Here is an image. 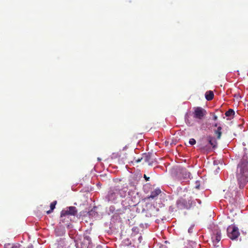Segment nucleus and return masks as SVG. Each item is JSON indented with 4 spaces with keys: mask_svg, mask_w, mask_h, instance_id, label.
<instances>
[{
    "mask_svg": "<svg viewBox=\"0 0 248 248\" xmlns=\"http://www.w3.org/2000/svg\"><path fill=\"white\" fill-rule=\"evenodd\" d=\"M142 159H143V156L141 158H139L137 159H135V161L136 162V163H139L140 162Z\"/></svg>",
    "mask_w": 248,
    "mask_h": 248,
    "instance_id": "21",
    "label": "nucleus"
},
{
    "mask_svg": "<svg viewBox=\"0 0 248 248\" xmlns=\"http://www.w3.org/2000/svg\"><path fill=\"white\" fill-rule=\"evenodd\" d=\"M143 159L145 162H149L150 160V155H143Z\"/></svg>",
    "mask_w": 248,
    "mask_h": 248,
    "instance_id": "16",
    "label": "nucleus"
},
{
    "mask_svg": "<svg viewBox=\"0 0 248 248\" xmlns=\"http://www.w3.org/2000/svg\"><path fill=\"white\" fill-rule=\"evenodd\" d=\"M187 117V115H186L185 116V119H186V124H187L188 125H190V122H188V120H187V117Z\"/></svg>",
    "mask_w": 248,
    "mask_h": 248,
    "instance_id": "22",
    "label": "nucleus"
},
{
    "mask_svg": "<svg viewBox=\"0 0 248 248\" xmlns=\"http://www.w3.org/2000/svg\"><path fill=\"white\" fill-rule=\"evenodd\" d=\"M161 193V190L159 188L155 189L151 193L150 196L147 197V199H155Z\"/></svg>",
    "mask_w": 248,
    "mask_h": 248,
    "instance_id": "5",
    "label": "nucleus"
},
{
    "mask_svg": "<svg viewBox=\"0 0 248 248\" xmlns=\"http://www.w3.org/2000/svg\"><path fill=\"white\" fill-rule=\"evenodd\" d=\"M127 190V186L124 187L122 189L118 188V195H120L121 197H125L126 195Z\"/></svg>",
    "mask_w": 248,
    "mask_h": 248,
    "instance_id": "8",
    "label": "nucleus"
},
{
    "mask_svg": "<svg viewBox=\"0 0 248 248\" xmlns=\"http://www.w3.org/2000/svg\"><path fill=\"white\" fill-rule=\"evenodd\" d=\"M236 178L240 188H243L248 182V161L243 158L237 166Z\"/></svg>",
    "mask_w": 248,
    "mask_h": 248,
    "instance_id": "1",
    "label": "nucleus"
},
{
    "mask_svg": "<svg viewBox=\"0 0 248 248\" xmlns=\"http://www.w3.org/2000/svg\"><path fill=\"white\" fill-rule=\"evenodd\" d=\"M196 141L194 139H190L189 140V143L190 145H194L196 143Z\"/></svg>",
    "mask_w": 248,
    "mask_h": 248,
    "instance_id": "19",
    "label": "nucleus"
},
{
    "mask_svg": "<svg viewBox=\"0 0 248 248\" xmlns=\"http://www.w3.org/2000/svg\"><path fill=\"white\" fill-rule=\"evenodd\" d=\"M214 97V93L212 91H208L205 93V98L208 100H211Z\"/></svg>",
    "mask_w": 248,
    "mask_h": 248,
    "instance_id": "11",
    "label": "nucleus"
},
{
    "mask_svg": "<svg viewBox=\"0 0 248 248\" xmlns=\"http://www.w3.org/2000/svg\"><path fill=\"white\" fill-rule=\"evenodd\" d=\"M195 202L193 201V204H195Z\"/></svg>",
    "mask_w": 248,
    "mask_h": 248,
    "instance_id": "32",
    "label": "nucleus"
},
{
    "mask_svg": "<svg viewBox=\"0 0 248 248\" xmlns=\"http://www.w3.org/2000/svg\"><path fill=\"white\" fill-rule=\"evenodd\" d=\"M83 243L86 245H88L87 248H90L91 247V238L89 236L86 235L84 236L83 239Z\"/></svg>",
    "mask_w": 248,
    "mask_h": 248,
    "instance_id": "9",
    "label": "nucleus"
},
{
    "mask_svg": "<svg viewBox=\"0 0 248 248\" xmlns=\"http://www.w3.org/2000/svg\"><path fill=\"white\" fill-rule=\"evenodd\" d=\"M56 202H57L56 201H54V202H52V203H51L50 207V209L51 210H53L55 208Z\"/></svg>",
    "mask_w": 248,
    "mask_h": 248,
    "instance_id": "18",
    "label": "nucleus"
},
{
    "mask_svg": "<svg viewBox=\"0 0 248 248\" xmlns=\"http://www.w3.org/2000/svg\"><path fill=\"white\" fill-rule=\"evenodd\" d=\"M141 236H140V237H139V239H140V240H141Z\"/></svg>",
    "mask_w": 248,
    "mask_h": 248,
    "instance_id": "30",
    "label": "nucleus"
},
{
    "mask_svg": "<svg viewBox=\"0 0 248 248\" xmlns=\"http://www.w3.org/2000/svg\"><path fill=\"white\" fill-rule=\"evenodd\" d=\"M144 178L146 179V181H148L150 179V178L147 177L145 174L144 175Z\"/></svg>",
    "mask_w": 248,
    "mask_h": 248,
    "instance_id": "24",
    "label": "nucleus"
},
{
    "mask_svg": "<svg viewBox=\"0 0 248 248\" xmlns=\"http://www.w3.org/2000/svg\"><path fill=\"white\" fill-rule=\"evenodd\" d=\"M141 236H140V237H139V239H140V240H141Z\"/></svg>",
    "mask_w": 248,
    "mask_h": 248,
    "instance_id": "31",
    "label": "nucleus"
},
{
    "mask_svg": "<svg viewBox=\"0 0 248 248\" xmlns=\"http://www.w3.org/2000/svg\"><path fill=\"white\" fill-rule=\"evenodd\" d=\"M190 207V205H188V206H186V207L188 208H189V207Z\"/></svg>",
    "mask_w": 248,
    "mask_h": 248,
    "instance_id": "29",
    "label": "nucleus"
},
{
    "mask_svg": "<svg viewBox=\"0 0 248 248\" xmlns=\"http://www.w3.org/2000/svg\"><path fill=\"white\" fill-rule=\"evenodd\" d=\"M69 215H75L77 213L76 208L74 206H70L67 209Z\"/></svg>",
    "mask_w": 248,
    "mask_h": 248,
    "instance_id": "10",
    "label": "nucleus"
},
{
    "mask_svg": "<svg viewBox=\"0 0 248 248\" xmlns=\"http://www.w3.org/2000/svg\"><path fill=\"white\" fill-rule=\"evenodd\" d=\"M118 195V188L117 187L111 188L106 197V200L108 202H113L117 199Z\"/></svg>",
    "mask_w": 248,
    "mask_h": 248,
    "instance_id": "4",
    "label": "nucleus"
},
{
    "mask_svg": "<svg viewBox=\"0 0 248 248\" xmlns=\"http://www.w3.org/2000/svg\"><path fill=\"white\" fill-rule=\"evenodd\" d=\"M217 124H215V125H214V126H216V127H217Z\"/></svg>",
    "mask_w": 248,
    "mask_h": 248,
    "instance_id": "28",
    "label": "nucleus"
},
{
    "mask_svg": "<svg viewBox=\"0 0 248 248\" xmlns=\"http://www.w3.org/2000/svg\"><path fill=\"white\" fill-rule=\"evenodd\" d=\"M182 176L184 179H190L191 174L188 172L186 169H182Z\"/></svg>",
    "mask_w": 248,
    "mask_h": 248,
    "instance_id": "7",
    "label": "nucleus"
},
{
    "mask_svg": "<svg viewBox=\"0 0 248 248\" xmlns=\"http://www.w3.org/2000/svg\"><path fill=\"white\" fill-rule=\"evenodd\" d=\"M69 215L68 211L67 209V210H63L61 212V216L62 217H63V216H65L66 215Z\"/></svg>",
    "mask_w": 248,
    "mask_h": 248,
    "instance_id": "17",
    "label": "nucleus"
},
{
    "mask_svg": "<svg viewBox=\"0 0 248 248\" xmlns=\"http://www.w3.org/2000/svg\"><path fill=\"white\" fill-rule=\"evenodd\" d=\"M194 227V225H191V226L189 227V228L188 230V233H192Z\"/></svg>",
    "mask_w": 248,
    "mask_h": 248,
    "instance_id": "20",
    "label": "nucleus"
},
{
    "mask_svg": "<svg viewBox=\"0 0 248 248\" xmlns=\"http://www.w3.org/2000/svg\"><path fill=\"white\" fill-rule=\"evenodd\" d=\"M193 117L197 120V122L202 120L206 114L205 109L201 107L194 108Z\"/></svg>",
    "mask_w": 248,
    "mask_h": 248,
    "instance_id": "3",
    "label": "nucleus"
},
{
    "mask_svg": "<svg viewBox=\"0 0 248 248\" xmlns=\"http://www.w3.org/2000/svg\"><path fill=\"white\" fill-rule=\"evenodd\" d=\"M227 235L232 240H236L240 235L238 228L235 226H229L227 230Z\"/></svg>",
    "mask_w": 248,
    "mask_h": 248,
    "instance_id": "2",
    "label": "nucleus"
},
{
    "mask_svg": "<svg viewBox=\"0 0 248 248\" xmlns=\"http://www.w3.org/2000/svg\"><path fill=\"white\" fill-rule=\"evenodd\" d=\"M213 119H214V120H215V121H216V120H217V116H216V115H214V117H213Z\"/></svg>",
    "mask_w": 248,
    "mask_h": 248,
    "instance_id": "25",
    "label": "nucleus"
},
{
    "mask_svg": "<svg viewBox=\"0 0 248 248\" xmlns=\"http://www.w3.org/2000/svg\"><path fill=\"white\" fill-rule=\"evenodd\" d=\"M5 248H20V245L19 244H16L12 246L10 244H8L5 246Z\"/></svg>",
    "mask_w": 248,
    "mask_h": 248,
    "instance_id": "13",
    "label": "nucleus"
},
{
    "mask_svg": "<svg viewBox=\"0 0 248 248\" xmlns=\"http://www.w3.org/2000/svg\"><path fill=\"white\" fill-rule=\"evenodd\" d=\"M196 201H197V202L199 203V204H201V201L200 200H198V199H196Z\"/></svg>",
    "mask_w": 248,
    "mask_h": 248,
    "instance_id": "26",
    "label": "nucleus"
},
{
    "mask_svg": "<svg viewBox=\"0 0 248 248\" xmlns=\"http://www.w3.org/2000/svg\"><path fill=\"white\" fill-rule=\"evenodd\" d=\"M234 114V111L232 109H229V110H228L225 113L226 116H228V117L233 116Z\"/></svg>",
    "mask_w": 248,
    "mask_h": 248,
    "instance_id": "14",
    "label": "nucleus"
},
{
    "mask_svg": "<svg viewBox=\"0 0 248 248\" xmlns=\"http://www.w3.org/2000/svg\"><path fill=\"white\" fill-rule=\"evenodd\" d=\"M159 248H167L166 245H160L159 246Z\"/></svg>",
    "mask_w": 248,
    "mask_h": 248,
    "instance_id": "23",
    "label": "nucleus"
},
{
    "mask_svg": "<svg viewBox=\"0 0 248 248\" xmlns=\"http://www.w3.org/2000/svg\"><path fill=\"white\" fill-rule=\"evenodd\" d=\"M215 239L217 243H218L221 239V233L220 232H217L215 235Z\"/></svg>",
    "mask_w": 248,
    "mask_h": 248,
    "instance_id": "15",
    "label": "nucleus"
},
{
    "mask_svg": "<svg viewBox=\"0 0 248 248\" xmlns=\"http://www.w3.org/2000/svg\"><path fill=\"white\" fill-rule=\"evenodd\" d=\"M52 210H51L50 209V210L47 211L46 213H47V214H49V213H50L52 212Z\"/></svg>",
    "mask_w": 248,
    "mask_h": 248,
    "instance_id": "27",
    "label": "nucleus"
},
{
    "mask_svg": "<svg viewBox=\"0 0 248 248\" xmlns=\"http://www.w3.org/2000/svg\"><path fill=\"white\" fill-rule=\"evenodd\" d=\"M221 127L218 126L217 130H215V133L217 135L218 139H220L221 136Z\"/></svg>",
    "mask_w": 248,
    "mask_h": 248,
    "instance_id": "12",
    "label": "nucleus"
},
{
    "mask_svg": "<svg viewBox=\"0 0 248 248\" xmlns=\"http://www.w3.org/2000/svg\"><path fill=\"white\" fill-rule=\"evenodd\" d=\"M207 140L208 143L211 145L213 148H215L217 146V142L215 138L211 136L207 137Z\"/></svg>",
    "mask_w": 248,
    "mask_h": 248,
    "instance_id": "6",
    "label": "nucleus"
}]
</instances>
